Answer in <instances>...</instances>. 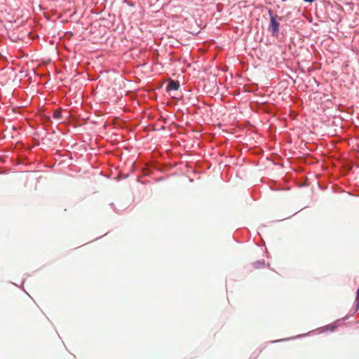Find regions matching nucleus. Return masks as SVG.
I'll return each mask as SVG.
<instances>
[{"label":"nucleus","instance_id":"6","mask_svg":"<svg viewBox=\"0 0 359 359\" xmlns=\"http://www.w3.org/2000/svg\"><path fill=\"white\" fill-rule=\"evenodd\" d=\"M304 1L306 2H309V3H312L315 0H304Z\"/></svg>","mask_w":359,"mask_h":359},{"label":"nucleus","instance_id":"3","mask_svg":"<svg viewBox=\"0 0 359 359\" xmlns=\"http://www.w3.org/2000/svg\"><path fill=\"white\" fill-rule=\"evenodd\" d=\"M252 264L255 269L264 268L265 266V262L264 260H259L255 262Z\"/></svg>","mask_w":359,"mask_h":359},{"label":"nucleus","instance_id":"2","mask_svg":"<svg viewBox=\"0 0 359 359\" xmlns=\"http://www.w3.org/2000/svg\"><path fill=\"white\" fill-rule=\"evenodd\" d=\"M180 88V83L177 81L171 80L169 81L167 87V91L177 90Z\"/></svg>","mask_w":359,"mask_h":359},{"label":"nucleus","instance_id":"5","mask_svg":"<svg viewBox=\"0 0 359 359\" xmlns=\"http://www.w3.org/2000/svg\"><path fill=\"white\" fill-rule=\"evenodd\" d=\"M53 117L56 119H60L61 118V112L60 111H55Z\"/></svg>","mask_w":359,"mask_h":359},{"label":"nucleus","instance_id":"4","mask_svg":"<svg viewBox=\"0 0 359 359\" xmlns=\"http://www.w3.org/2000/svg\"><path fill=\"white\" fill-rule=\"evenodd\" d=\"M359 309V287L357 290V296L355 299V311H357Z\"/></svg>","mask_w":359,"mask_h":359},{"label":"nucleus","instance_id":"1","mask_svg":"<svg viewBox=\"0 0 359 359\" xmlns=\"http://www.w3.org/2000/svg\"><path fill=\"white\" fill-rule=\"evenodd\" d=\"M269 15H270V24L269 26V30L271 32L273 36H276L278 33L280 24L276 20V17L273 15V13L271 11H269Z\"/></svg>","mask_w":359,"mask_h":359}]
</instances>
